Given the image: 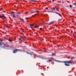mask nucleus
<instances>
[{"label":"nucleus","instance_id":"nucleus-1","mask_svg":"<svg viewBox=\"0 0 76 76\" xmlns=\"http://www.w3.org/2000/svg\"><path fill=\"white\" fill-rule=\"evenodd\" d=\"M63 63L64 64L65 66H70L69 63H72V61H64Z\"/></svg>","mask_w":76,"mask_h":76},{"label":"nucleus","instance_id":"nucleus-2","mask_svg":"<svg viewBox=\"0 0 76 76\" xmlns=\"http://www.w3.org/2000/svg\"><path fill=\"white\" fill-rule=\"evenodd\" d=\"M18 51H19L20 52H22V50L21 49H14L13 50V53H16Z\"/></svg>","mask_w":76,"mask_h":76},{"label":"nucleus","instance_id":"nucleus-3","mask_svg":"<svg viewBox=\"0 0 76 76\" xmlns=\"http://www.w3.org/2000/svg\"><path fill=\"white\" fill-rule=\"evenodd\" d=\"M55 22V21H52L50 22L48 24L49 25H50L52 24H53Z\"/></svg>","mask_w":76,"mask_h":76},{"label":"nucleus","instance_id":"nucleus-4","mask_svg":"<svg viewBox=\"0 0 76 76\" xmlns=\"http://www.w3.org/2000/svg\"><path fill=\"white\" fill-rule=\"evenodd\" d=\"M26 53H27V54H30V55H31V56H32V54L31 53H29V52L27 51L26 52Z\"/></svg>","mask_w":76,"mask_h":76},{"label":"nucleus","instance_id":"nucleus-5","mask_svg":"<svg viewBox=\"0 0 76 76\" xmlns=\"http://www.w3.org/2000/svg\"><path fill=\"white\" fill-rule=\"evenodd\" d=\"M34 24H33L32 25H30L29 28H31L32 29V27H33V26H34Z\"/></svg>","mask_w":76,"mask_h":76},{"label":"nucleus","instance_id":"nucleus-6","mask_svg":"<svg viewBox=\"0 0 76 76\" xmlns=\"http://www.w3.org/2000/svg\"><path fill=\"white\" fill-rule=\"evenodd\" d=\"M2 16H0V18H3V17H4V14H2Z\"/></svg>","mask_w":76,"mask_h":76},{"label":"nucleus","instance_id":"nucleus-7","mask_svg":"<svg viewBox=\"0 0 76 76\" xmlns=\"http://www.w3.org/2000/svg\"><path fill=\"white\" fill-rule=\"evenodd\" d=\"M56 10H58V12H60V10H59L60 9V7L56 8Z\"/></svg>","mask_w":76,"mask_h":76},{"label":"nucleus","instance_id":"nucleus-8","mask_svg":"<svg viewBox=\"0 0 76 76\" xmlns=\"http://www.w3.org/2000/svg\"><path fill=\"white\" fill-rule=\"evenodd\" d=\"M15 13H17V14H18V15H19V14H20L21 13V12H15Z\"/></svg>","mask_w":76,"mask_h":76},{"label":"nucleus","instance_id":"nucleus-9","mask_svg":"<svg viewBox=\"0 0 76 76\" xmlns=\"http://www.w3.org/2000/svg\"><path fill=\"white\" fill-rule=\"evenodd\" d=\"M39 27V25L37 26H35V27H34V28L35 29H36V28H38Z\"/></svg>","mask_w":76,"mask_h":76},{"label":"nucleus","instance_id":"nucleus-10","mask_svg":"<svg viewBox=\"0 0 76 76\" xmlns=\"http://www.w3.org/2000/svg\"><path fill=\"white\" fill-rule=\"evenodd\" d=\"M5 47H7L8 48H9V47H11L10 45H5Z\"/></svg>","mask_w":76,"mask_h":76},{"label":"nucleus","instance_id":"nucleus-11","mask_svg":"<svg viewBox=\"0 0 76 76\" xmlns=\"http://www.w3.org/2000/svg\"><path fill=\"white\" fill-rule=\"evenodd\" d=\"M20 20H22V21H23V22H25V21L23 20V19L20 18Z\"/></svg>","mask_w":76,"mask_h":76},{"label":"nucleus","instance_id":"nucleus-12","mask_svg":"<svg viewBox=\"0 0 76 76\" xmlns=\"http://www.w3.org/2000/svg\"><path fill=\"white\" fill-rule=\"evenodd\" d=\"M50 59H51V60H52V61H53V60H54V58H50Z\"/></svg>","mask_w":76,"mask_h":76},{"label":"nucleus","instance_id":"nucleus-13","mask_svg":"<svg viewBox=\"0 0 76 76\" xmlns=\"http://www.w3.org/2000/svg\"><path fill=\"white\" fill-rule=\"evenodd\" d=\"M52 60H50V59H48V60L47 61H52Z\"/></svg>","mask_w":76,"mask_h":76},{"label":"nucleus","instance_id":"nucleus-14","mask_svg":"<svg viewBox=\"0 0 76 76\" xmlns=\"http://www.w3.org/2000/svg\"><path fill=\"white\" fill-rule=\"evenodd\" d=\"M8 40L10 42H12V40H10V39H8Z\"/></svg>","mask_w":76,"mask_h":76},{"label":"nucleus","instance_id":"nucleus-15","mask_svg":"<svg viewBox=\"0 0 76 76\" xmlns=\"http://www.w3.org/2000/svg\"><path fill=\"white\" fill-rule=\"evenodd\" d=\"M52 56H56V54L55 53H52Z\"/></svg>","mask_w":76,"mask_h":76},{"label":"nucleus","instance_id":"nucleus-16","mask_svg":"<svg viewBox=\"0 0 76 76\" xmlns=\"http://www.w3.org/2000/svg\"><path fill=\"white\" fill-rule=\"evenodd\" d=\"M34 12H36L35 11H31V14L33 13H34Z\"/></svg>","mask_w":76,"mask_h":76},{"label":"nucleus","instance_id":"nucleus-17","mask_svg":"<svg viewBox=\"0 0 76 76\" xmlns=\"http://www.w3.org/2000/svg\"><path fill=\"white\" fill-rule=\"evenodd\" d=\"M72 6H72V5H69V7H70V8H71V7H72Z\"/></svg>","mask_w":76,"mask_h":76},{"label":"nucleus","instance_id":"nucleus-18","mask_svg":"<svg viewBox=\"0 0 76 76\" xmlns=\"http://www.w3.org/2000/svg\"><path fill=\"white\" fill-rule=\"evenodd\" d=\"M15 15L14 14V15H13V17L14 18H16V16H15Z\"/></svg>","mask_w":76,"mask_h":76},{"label":"nucleus","instance_id":"nucleus-19","mask_svg":"<svg viewBox=\"0 0 76 76\" xmlns=\"http://www.w3.org/2000/svg\"><path fill=\"white\" fill-rule=\"evenodd\" d=\"M11 13H13V14L14 13H15V12H11Z\"/></svg>","mask_w":76,"mask_h":76},{"label":"nucleus","instance_id":"nucleus-20","mask_svg":"<svg viewBox=\"0 0 76 76\" xmlns=\"http://www.w3.org/2000/svg\"><path fill=\"white\" fill-rule=\"evenodd\" d=\"M58 15H59V16H61V14H58Z\"/></svg>","mask_w":76,"mask_h":76},{"label":"nucleus","instance_id":"nucleus-21","mask_svg":"<svg viewBox=\"0 0 76 76\" xmlns=\"http://www.w3.org/2000/svg\"><path fill=\"white\" fill-rule=\"evenodd\" d=\"M53 10H56V9H55V8H54V7H53Z\"/></svg>","mask_w":76,"mask_h":76},{"label":"nucleus","instance_id":"nucleus-22","mask_svg":"<svg viewBox=\"0 0 76 76\" xmlns=\"http://www.w3.org/2000/svg\"><path fill=\"white\" fill-rule=\"evenodd\" d=\"M2 45V44H1V42H0V47H1Z\"/></svg>","mask_w":76,"mask_h":76},{"label":"nucleus","instance_id":"nucleus-23","mask_svg":"<svg viewBox=\"0 0 76 76\" xmlns=\"http://www.w3.org/2000/svg\"><path fill=\"white\" fill-rule=\"evenodd\" d=\"M75 57H73L72 58V59H75Z\"/></svg>","mask_w":76,"mask_h":76},{"label":"nucleus","instance_id":"nucleus-24","mask_svg":"<svg viewBox=\"0 0 76 76\" xmlns=\"http://www.w3.org/2000/svg\"><path fill=\"white\" fill-rule=\"evenodd\" d=\"M36 15H33L32 16V17H35V16Z\"/></svg>","mask_w":76,"mask_h":76},{"label":"nucleus","instance_id":"nucleus-25","mask_svg":"<svg viewBox=\"0 0 76 76\" xmlns=\"http://www.w3.org/2000/svg\"><path fill=\"white\" fill-rule=\"evenodd\" d=\"M72 4H74V5H76V3H73Z\"/></svg>","mask_w":76,"mask_h":76},{"label":"nucleus","instance_id":"nucleus-26","mask_svg":"<svg viewBox=\"0 0 76 76\" xmlns=\"http://www.w3.org/2000/svg\"><path fill=\"white\" fill-rule=\"evenodd\" d=\"M32 1H34V2H35V1H37L32 0Z\"/></svg>","mask_w":76,"mask_h":76},{"label":"nucleus","instance_id":"nucleus-27","mask_svg":"<svg viewBox=\"0 0 76 76\" xmlns=\"http://www.w3.org/2000/svg\"><path fill=\"white\" fill-rule=\"evenodd\" d=\"M2 9H3V8H1V9H0V11H1Z\"/></svg>","mask_w":76,"mask_h":76},{"label":"nucleus","instance_id":"nucleus-28","mask_svg":"<svg viewBox=\"0 0 76 76\" xmlns=\"http://www.w3.org/2000/svg\"><path fill=\"white\" fill-rule=\"evenodd\" d=\"M6 27H7V28H9V27H8L7 26H6Z\"/></svg>","mask_w":76,"mask_h":76},{"label":"nucleus","instance_id":"nucleus-29","mask_svg":"<svg viewBox=\"0 0 76 76\" xmlns=\"http://www.w3.org/2000/svg\"><path fill=\"white\" fill-rule=\"evenodd\" d=\"M45 9L46 10L48 9V7H46Z\"/></svg>","mask_w":76,"mask_h":76},{"label":"nucleus","instance_id":"nucleus-30","mask_svg":"<svg viewBox=\"0 0 76 76\" xmlns=\"http://www.w3.org/2000/svg\"><path fill=\"white\" fill-rule=\"evenodd\" d=\"M36 12H37V13H39V11H36Z\"/></svg>","mask_w":76,"mask_h":76},{"label":"nucleus","instance_id":"nucleus-31","mask_svg":"<svg viewBox=\"0 0 76 76\" xmlns=\"http://www.w3.org/2000/svg\"><path fill=\"white\" fill-rule=\"evenodd\" d=\"M44 24L45 25H47V24H48V23H45Z\"/></svg>","mask_w":76,"mask_h":76},{"label":"nucleus","instance_id":"nucleus-32","mask_svg":"<svg viewBox=\"0 0 76 76\" xmlns=\"http://www.w3.org/2000/svg\"><path fill=\"white\" fill-rule=\"evenodd\" d=\"M55 1V0H52L53 2H54Z\"/></svg>","mask_w":76,"mask_h":76},{"label":"nucleus","instance_id":"nucleus-33","mask_svg":"<svg viewBox=\"0 0 76 76\" xmlns=\"http://www.w3.org/2000/svg\"><path fill=\"white\" fill-rule=\"evenodd\" d=\"M42 28H40V30H42Z\"/></svg>","mask_w":76,"mask_h":76},{"label":"nucleus","instance_id":"nucleus-34","mask_svg":"<svg viewBox=\"0 0 76 76\" xmlns=\"http://www.w3.org/2000/svg\"><path fill=\"white\" fill-rule=\"evenodd\" d=\"M59 45H57V47H59Z\"/></svg>","mask_w":76,"mask_h":76},{"label":"nucleus","instance_id":"nucleus-35","mask_svg":"<svg viewBox=\"0 0 76 76\" xmlns=\"http://www.w3.org/2000/svg\"><path fill=\"white\" fill-rule=\"evenodd\" d=\"M62 2L63 3H64V1H62Z\"/></svg>","mask_w":76,"mask_h":76},{"label":"nucleus","instance_id":"nucleus-36","mask_svg":"<svg viewBox=\"0 0 76 76\" xmlns=\"http://www.w3.org/2000/svg\"><path fill=\"white\" fill-rule=\"evenodd\" d=\"M71 33H73V31L71 30Z\"/></svg>","mask_w":76,"mask_h":76},{"label":"nucleus","instance_id":"nucleus-37","mask_svg":"<svg viewBox=\"0 0 76 76\" xmlns=\"http://www.w3.org/2000/svg\"><path fill=\"white\" fill-rule=\"evenodd\" d=\"M55 13H56V14H57L58 15V13L57 12H56Z\"/></svg>","mask_w":76,"mask_h":76},{"label":"nucleus","instance_id":"nucleus-38","mask_svg":"<svg viewBox=\"0 0 76 76\" xmlns=\"http://www.w3.org/2000/svg\"><path fill=\"white\" fill-rule=\"evenodd\" d=\"M20 39H21V38H19V40H20Z\"/></svg>","mask_w":76,"mask_h":76},{"label":"nucleus","instance_id":"nucleus-39","mask_svg":"<svg viewBox=\"0 0 76 76\" xmlns=\"http://www.w3.org/2000/svg\"><path fill=\"white\" fill-rule=\"evenodd\" d=\"M57 61V62H59V61Z\"/></svg>","mask_w":76,"mask_h":76},{"label":"nucleus","instance_id":"nucleus-40","mask_svg":"<svg viewBox=\"0 0 76 76\" xmlns=\"http://www.w3.org/2000/svg\"><path fill=\"white\" fill-rule=\"evenodd\" d=\"M26 19H28V18H26Z\"/></svg>","mask_w":76,"mask_h":76},{"label":"nucleus","instance_id":"nucleus-41","mask_svg":"<svg viewBox=\"0 0 76 76\" xmlns=\"http://www.w3.org/2000/svg\"><path fill=\"white\" fill-rule=\"evenodd\" d=\"M61 20V19H59L58 20V21L60 20Z\"/></svg>","mask_w":76,"mask_h":76},{"label":"nucleus","instance_id":"nucleus-42","mask_svg":"<svg viewBox=\"0 0 76 76\" xmlns=\"http://www.w3.org/2000/svg\"><path fill=\"white\" fill-rule=\"evenodd\" d=\"M72 22H73V23H74V21H72Z\"/></svg>","mask_w":76,"mask_h":76},{"label":"nucleus","instance_id":"nucleus-43","mask_svg":"<svg viewBox=\"0 0 76 76\" xmlns=\"http://www.w3.org/2000/svg\"><path fill=\"white\" fill-rule=\"evenodd\" d=\"M49 12V13H50V12Z\"/></svg>","mask_w":76,"mask_h":76},{"label":"nucleus","instance_id":"nucleus-44","mask_svg":"<svg viewBox=\"0 0 76 76\" xmlns=\"http://www.w3.org/2000/svg\"><path fill=\"white\" fill-rule=\"evenodd\" d=\"M42 74V75L43 76H44V74Z\"/></svg>","mask_w":76,"mask_h":76},{"label":"nucleus","instance_id":"nucleus-45","mask_svg":"<svg viewBox=\"0 0 76 76\" xmlns=\"http://www.w3.org/2000/svg\"><path fill=\"white\" fill-rule=\"evenodd\" d=\"M18 16H19V15H17Z\"/></svg>","mask_w":76,"mask_h":76},{"label":"nucleus","instance_id":"nucleus-46","mask_svg":"<svg viewBox=\"0 0 76 76\" xmlns=\"http://www.w3.org/2000/svg\"><path fill=\"white\" fill-rule=\"evenodd\" d=\"M2 19H4V18H2Z\"/></svg>","mask_w":76,"mask_h":76},{"label":"nucleus","instance_id":"nucleus-47","mask_svg":"<svg viewBox=\"0 0 76 76\" xmlns=\"http://www.w3.org/2000/svg\"><path fill=\"white\" fill-rule=\"evenodd\" d=\"M44 51H45V50H44Z\"/></svg>","mask_w":76,"mask_h":76},{"label":"nucleus","instance_id":"nucleus-48","mask_svg":"<svg viewBox=\"0 0 76 76\" xmlns=\"http://www.w3.org/2000/svg\"><path fill=\"white\" fill-rule=\"evenodd\" d=\"M71 72V71H70V72Z\"/></svg>","mask_w":76,"mask_h":76},{"label":"nucleus","instance_id":"nucleus-49","mask_svg":"<svg viewBox=\"0 0 76 76\" xmlns=\"http://www.w3.org/2000/svg\"><path fill=\"white\" fill-rule=\"evenodd\" d=\"M44 49H45V48H44Z\"/></svg>","mask_w":76,"mask_h":76}]
</instances>
